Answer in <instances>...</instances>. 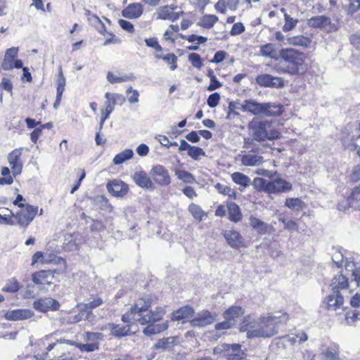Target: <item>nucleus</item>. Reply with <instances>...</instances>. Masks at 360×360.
<instances>
[{"label": "nucleus", "instance_id": "obj_1", "mask_svg": "<svg viewBox=\"0 0 360 360\" xmlns=\"http://www.w3.org/2000/svg\"><path fill=\"white\" fill-rule=\"evenodd\" d=\"M288 320L286 313L282 315H269L261 316L258 321H251L250 317L245 318L240 326L241 332H247L248 338H270L278 333L279 323H285Z\"/></svg>", "mask_w": 360, "mask_h": 360}, {"label": "nucleus", "instance_id": "obj_2", "mask_svg": "<svg viewBox=\"0 0 360 360\" xmlns=\"http://www.w3.org/2000/svg\"><path fill=\"white\" fill-rule=\"evenodd\" d=\"M282 71L290 75H303L307 70L304 53L292 48L281 49L279 51Z\"/></svg>", "mask_w": 360, "mask_h": 360}, {"label": "nucleus", "instance_id": "obj_3", "mask_svg": "<svg viewBox=\"0 0 360 360\" xmlns=\"http://www.w3.org/2000/svg\"><path fill=\"white\" fill-rule=\"evenodd\" d=\"M241 110L254 115L277 117L283 113V106L276 103H259L253 99H247L241 104Z\"/></svg>", "mask_w": 360, "mask_h": 360}, {"label": "nucleus", "instance_id": "obj_4", "mask_svg": "<svg viewBox=\"0 0 360 360\" xmlns=\"http://www.w3.org/2000/svg\"><path fill=\"white\" fill-rule=\"evenodd\" d=\"M272 121L252 120L248 124V128L252 132V137L257 142L263 143L266 140L273 141L280 138L281 134L276 129H271Z\"/></svg>", "mask_w": 360, "mask_h": 360}, {"label": "nucleus", "instance_id": "obj_5", "mask_svg": "<svg viewBox=\"0 0 360 360\" xmlns=\"http://www.w3.org/2000/svg\"><path fill=\"white\" fill-rule=\"evenodd\" d=\"M151 302L150 299L141 300L139 302L131 307L130 310L122 316V321L125 323H129L131 321H135L141 325L147 323L146 319L143 317V313L150 307Z\"/></svg>", "mask_w": 360, "mask_h": 360}, {"label": "nucleus", "instance_id": "obj_6", "mask_svg": "<svg viewBox=\"0 0 360 360\" xmlns=\"http://www.w3.org/2000/svg\"><path fill=\"white\" fill-rule=\"evenodd\" d=\"M38 211V207L26 205L25 207L16 212L14 218L16 219V224L21 227H27L34 219Z\"/></svg>", "mask_w": 360, "mask_h": 360}, {"label": "nucleus", "instance_id": "obj_7", "mask_svg": "<svg viewBox=\"0 0 360 360\" xmlns=\"http://www.w3.org/2000/svg\"><path fill=\"white\" fill-rule=\"evenodd\" d=\"M149 174L158 185L168 186L171 183V177L169 174V172L162 165H157L153 166Z\"/></svg>", "mask_w": 360, "mask_h": 360}, {"label": "nucleus", "instance_id": "obj_8", "mask_svg": "<svg viewBox=\"0 0 360 360\" xmlns=\"http://www.w3.org/2000/svg\"><path fill=\"white\" fill-rule=\"evenodd\" d=\"M258 85L269 88H282L285 86L284 80L282 77H274L269 74H262L255 78Z\"/></svg>", "mask_w": 360, "mask_h": 360}, {"label": "nucleus", "instance_id": "obj_9", "mask_svg": "<svg viewBox=\"0 0 360 360\" xmlns=\"http://www.w3.org/2000/svg\"><path fill=\"white\" fill-rule=\"evenodd\" d=\"M59 302L51 297H43L33 302V308L40 312L48 311H57L60 309Z\"/></svg>", "mask_w": 360, "mask_h": 360}, {"label": "nucleus", "instance_id": "obj_10", "mask_svg": "<svg viewBox=\"0 0 360 360\" xmlns=\"http://www.w3.org/2000/svg\"><path fill=\"white\" fill-rule=\"evenodd\" d=\"M217 319V314L207 310H203L190 321L192 327H205L213 323Z\"/></svg>", "mask_w": 360, "mask_h": 360}, {"label": "nucleus", "instance_id": "obj_11", "mask_svg": "<svg viewBox=\"0 0 360 360\" xmlns=\"http://www.w3.org/2000/svg\"><path fill=\"white\" fill-rule=\"evenodd\" d=\"M22 150V148H15L8 155V161L14 176L22 172V162L20 160Z\"/></svg>", "mask_w": 360, "mask_h": 360}, {"label": "nucleus", "instance_id": "obj_12", "mask_svg": "<svg viewBox=\"0 0 360 360\" xmlns=\"http://www.w3.org/2000/svg\"><path fill=\"white\" fill-rule=\"evenodd\" d=\"M292 189V184L286 180L277 177L269 181L268 186L269 193H286Z\"/></svg>", "mask_w": 360, "mask_h": 360}, {"label": "nucleus", "instance_id": "obj_13", "mask_svg": "<svg viewBox=\"0 0 360 360\" xmlns=\"http://www.w3.org/2000/svg\"><path fill=\"white\" fill-rule=\"evenodd\" d=\"M106 188L110 194L121 198L124 196L129 191L128 185L124 181L117 179L109 181L106 185Z\"/></svg>", "mask_w": 360, "mask_h": 360}, {"label": "nucleus", "instance_id": "obj_14", "mask_svg": "<svg viewBox=\"0 0 360 360\" xmlns=\"http://www.w3.org/2000/svg\"><path fill=\"white\" fill-rule=\"evenodd\" d=\"M257 142V139L254 138H245L243 148L247 149L250 153L262 155L269 146L264 143L262 144V143L258 144Z\"/></svg>", "mask_w": 360, "mask_h": 360}, {"label": "nucleus", "instance_id": "obj_15", "mask_svg": "<svg viewBox=\"0 0 360 360\" xmlns=\"http://www.w3.org/2000/svg\"><path fill=\"white\" fill-rule=\"evenodd\" d=\"M223 236L232 248L239 249L243 245L244 239L241 234L236 230H226Z\"/></svg>", "mask_w": 360, "mask_h": 360}, {"label": "nucleus", "instance_id": "obj_16", "mask_svg": "<svg viewBox=\"0 0 360 360\" xmlns=\"http://www.w3.org/2000/svg\"><path fill=\"white\" fill-rule=\"evenodd\" d=\"M54 273L51 270H41L32 274V281L37 285H51Z\"/></svg>", "mask_w": 360, "mask_h": 360}, {"label": "nucleus", "instance_id": "obj_17", "mask_svg": "<svg viewBox=\"0 0 360 360\" xmlns=\"http://www.w3.org/2000/svg\"><path fill=\"white\" fill-rule=\"evenodd\" d=\"M135 184L142 188H153L154 185L148 174L144 171L136 172L133 176Z\"/></svg>", "mask_w": 360, "mask_h": 360}, {"label": "nucleus", "instance_id": "obj_18", "mask_svg": "<svg viewBox=\"0 0 360 360\" xmlns=\"http://www.w3.org/2000/svg\"><path fill=\"white\" fill-rule=\"evenodd\" d=\"M158 321H150L148 326L143 330V333L146 336H151L166 330L168 328L167 321L157 323Z\"/></svg>", "mask_w": 360, "mask_h": 360}, {"label": "nucleus", "instance_id": "obj_19", "mask_svg": "<svg viewBox=\"0 0 360 360\" xmlns=\"http://www.w3.org/2000/svg\"><path fill=\"white\" fill-rule=\"evenodd\" d=\"M326 302L329 310L335 311L343 305L344 298L340 292L331 291L326 297Z\"/></svg>", "mask_w": 360, "mask_h": 360}, {"label": "nucleus", "instance_id": "obj_20", "mask_svg": "<svg viewBox=\"0 0 360 360\" xmlns=\"http://www.w3.org/2000/svg\"><path fill=\"white\" fill-rule=\"evenodd\" d=\"M143 13V6L139 3L130 4L122 11L123 17L129 19L138 18Z\"/></svg>", "mask_w": 360, "mask_h": 360}, {"label": "nucleus", "instance_id": "obj_21", "mask_svg": "<svg viewBox=\"0 0 360 360\" xmlns=\"http://www.w3.org/2000/svg\"><path fill=\"white\" fill-rule=\"evenodd\" d=\"M32 315L33 312L29 309H18L7 311L5 318L9 321H17L30 319Z\"/></svg>", "mask_w": 360, "mask_h": 360}, {"label": "nucleus", "instance_id": "obj_22", "mask_svg": "<svg viewBox=\"0 0 360 360\" xmlns=\"http://www.w3.org/2000/svg\"><path fill=\"white\" fill-rule=\"evenodd\" d=\"M106 327H108L109 330H110V335L117 338H121L131 334L129 325L121 326L119 324L110 323L107 324Z\"/></svg>", "mask_w": 360, "mask_h": 360}, {"label": "nucleus", "instance_id": "obj_23", "mask_svg": "<svg viewBox=\"0 0 360 360\" xmlns=\"http://www.w3.org/2000/svg\"><path fill=\"white\" fill-rule=\"evenodd\" d=\"M348 286V278L342 274L334 276L330 285L331 291L334 292H340L341 290L347 289Z\"/></svg>", "mask_w": 360, "mask_h": 360}, {"label": "nucleus", "instance_id": "obj_24", "mask_svg": "<svg viewBox=\"0 0 360 360\" xmlns=\"http://www.w3.org/2000/svg\"><path fill=\"white\" fill-rule=\"evenodd\" d=\"M241 164L246 167L259 166L264 162L262 155L252 153H247L241 156Z\"/></svg>", "mask_w": 360, "mask_h": 360}, {"label": "nucleus", "instance_id": "obj_25", "mask_svg": "<svg viewBox=\"0 0 360 360\" xmlns=\"http://www.w3.org/2000/svg\"><path fill=\"white\" fill-rule=\"evenodd\" d=\"M331 20L325 15H317L309 20L308 25L311 27L323 29L330 25Z\"/></svg>", "mask_w": 360, "mask_h": 360}, {"label": "nucleus", "instance_id": "obj_26", "mask_svg": "<svg viewBox=\"0 0 360 360\" xmlns=\"http://www.w3.org/2000/svg\"><path fill=\"white\" fill-rule=\"evenodd\" d=\"M85 15L87 17L88 21L91 25L101 34L105 32V27L101 19L95 14H92L90 11L86 10Z\"/></svg>", "mask_w": 360, "mask_h": 360}, {"label": "nucleus", "instance_id": "obj_27", "mask_svg": "<svg viewBox=\"0 0 360 360\" xmlns=\"http://www.w3.org/2000/svg\"><path fill=\"white\" fill-rule=\"evenodd\" d=\"M194 314V309L191 306L186 305L182 307L172 314V319L174 321H181L189 318Z\"/></svg>", "mask_w": 360, "mask_h": 360}, {"label": "nucleus", "instance_id": "obj_28", "mask_svg": "<svg viewBox=\"0 0 360 360\" xmlns=\"http://www.w3.org/2000/svg\"><path fill=\"white\" fill-rule=\"evenodd\" d=\"M250 225L259 234L264 235L268 232L269 225L264 221L251 215L249 218Z\"/></svg>", "mask_w": 360, "mask_h": 360}, {"label": "nucleus", "instance_id": "obj_29", "mask_svg": "<svg viewBox=\"0 0 360 360\" xmlns=\"http://www.w3.org/2000/svg\"><path fill=\"white\" fill-rule=\"evenodd\" d=\"M229 219L233 222H238L242 219V213L239 206L235 202H230L227 205Z\"/></svg>", "mask_w": 360, "mask_h": 360}, {"label": "nucleus", "instance_id": "obj_30", "mask_svg": "<svg viewBox=\"0 0 360 360\" xmlns=\"http://www.w3.org/2000/svg\"><path fill=\"white\" fill-rule=\"evenodd\" d=\"M288 44L293 46H300L302 47H309L311 45V40L303 35H297L287 38Z\"/></svg>", "mask_w": 360, "mask_h": 360}, {"label": "nucleus", "instance_id": "obj_31", "mask_svg": "<svg viewBox=\"0 0 360 360\" xmlns=\"http://www.w3.org/2000/svg\"><path fill=\"white\" fill-rule=\"evenodd\" d=\"M94 206L98 207L100 210L112 212V207L109 203L108 198L104 195H98L91 198Z\"/></svg>", "mask_w": 360, "mask_h": 360}, {"label": "nucleus", "instance_id": "obj_32", "mask_svg": "<svg viewBox=\"0 0 360 360\" xmlns=\"http://www.w3.org/2000/svg\"><path fill=\"white\" fill-rule=\"evenodd\" d=\"M231 179L235 184L240 186L243 188L248 187L251 184L250 178L241 172H233L231 174Z\"/></svg>", "mask_w": 360, "mask_h": 360}, {"label": "nucleus", "instance_id": "obj_33", "mask_svg": "<svg viewBox=\"0 0 360 360\" xmlns=\"http://www.w3.org/2000/svg\"><path fill=\"white\" fill-rule=\"evenodd\" d=\"M244 314V310L241 307L233 306L225 311L224 317L234 323V319L241 316Z\"/></svg>", "mask_w": 360, "mask_h": 360}, {"label": "nucleus", "instance_id": "obj_34", "mask_svg": "<svg viewBox=\"0 0 360 360\" xmlns=\"http://www.w3.org/2000/svg\"><path fill=\"white\" fill-rule=\"evenodd\" d=\"M349 207L358 209L360 207V186H356L347 198Z\"/></svg>", "mask_w": 360, "mask_h": 360}, {"label": "nucleus", "instance_id": "obj_35", "mask_svg": "<svg viewBox=\"0 0 360 360\" xmlns=\"http://www.w3.org/2000/svg\"><path fill=\"white\" fill-rule=\"evenodd\" d=\"M175 338L168 337L160 339L154 345L155 349H169L174 345Z\"/></svg>", "mask_w": 360, "mask_h": 360}, {"label": "nucleus", "instance_id": "obj_36", "mask_svg": "<svg viewBox=\"0 0 360 360\" xmlns=\"http://www.w3.org/2000/svg\"><path fill=\"white\" fill-rule=\"evenodd\" d=\"M165 314V309L163 307H157L154 311H150L149 314H144L143 317L146 319L147 323L150 321H160Z\"/></svg>", "mask_w": 360, "mask_h": 360}, {"label": "nucleus", "instance_id": "obj_37", "mask_svg": "<svg viewBox=\"0 0 360 360\" xmlns=\"http://www.w3.org/2000/svg\"><path fill=\"white\" fill-rule=\"evenodd\" d=\"M134 152L131 149H125L115 156L113 162L115 165L122 164L124 162L132 158Z\"/></svg>", "mask_w": 360, "mask_h": 360}, {"label": "nucleus", "instance_id": "obj_38", "mask_svg": "<svg viewBox=\"0 0 360 360\" xmlns=\"http://www.w3.org/2000/svg\"><path fill=\"white\" fill-rule=\"evenodd\" d=\"M304 202L297 198H288L285 199V205L290 210L300 211L304 207Z\"/></svg>", "mask_w": 360, "mask_h": 360}, {"label": "nucleus", "instance_id": "obj_39", "mask_svg": "<svg viewBox=\"0 0 360 360\" xmlns=\"http://www.w3.org/2000/svg\"><path fill=\"white\" fill-rule=\"evenodd\" d=\"M175 174L178 177V179L182 180L186 184H193L195 181V177L193 175L186 171V170H180L176 169L175 172Z\"/></svg>", "mask_w": 360, "mask_h": 360}, {"label": "nucleus", "instance_id": "obj_40", "mask_svg": "<svg viewBox=\"0 0 360 360\" xmlns=\"http://www.w3.org/2000/svg\"><path fill=\"white\" fill-rule=\"evenodd\" d=\"M188 211L195 219L200 221L202 220V217L205 214V212L201 209V207L194 203H192L189 205Z\"/></svg>", "mask_w": 360, "mask_h": 360}, {"label": "nucleus", "instance_id": "obj_41", "mask_svg": "<svg viewBox=\"0 0 360 360\" xmlns=\"http://www.w3.org/2000/svg\"><path fill=\"white\" fill-rule=\"evenodd\" d=\"M278 221L284 224V229L297 231L298 229V226L295 221L288 220L283 214H279Z\"/></svg>", "mask_w": 360, "mask_h": 360}, {"label": "nucleus", "instance_id": "obj_42", "mask_svg": "<svg viewBox=\"0 0 360 360\" xmlns=\"http://www.w3.org/2000/svg\"><path fill=\"white\" fill-rule=\"evenodd\" d=\"M285 18V25L283 26V31L285 32H288L292 30L294 27H296L298 20L297 19H294L291 18L288 13L284 14Z\"/></svg>", "mask_w": 360, "mask_h": 360}, {"label": "nucleus", "instance_id": "obj_43", "mask_svg": "<svg viewBox=\"0 0 360 360\" xmlns=\"http://www.w3.org/2000/svg\"><path fill=\"white\" fill-rule=\"evenodd\" d=\"M219 18L214 15H205L201 22V26L204 28H211L218 21Z\"/></svg>", "mask_w": 360, "mask_h": 360}, {"label": "nucleus", "instance_id": "obj_44", "mask_svg": "<svg viewBox=\"0 0 360 360\" xmlns=\"http://www.w3.org/2000/svg\"><path fill=\"white\" fill-rule=\"evenodd\" d=\"M76 347L78 348L81 352H91L99 349L98 342H89L86 344H78L76 345Z\"/></svg>", "mask_w": 360, "mask_h": 360}, {"label": "nucleus", "instance_id": "obj_45", "mask_svg": "<svg viewBox=\"0 0 360 360\" xmlns=\"http://www.w3.org/2000/svg\"><path fill=\"white\" fill-rule=\"evenodd\" d=\"M104 335L101 333L86 332L84 334V340L89 342H98V340H103Z\"/></svg>", "mask_w": 360, "mask_h": 360}, {"label": "nucleus", "instance_id": "obj_46", "mask_svg": "<svg viewBox=\"0 0 360 360\" xmlns=\"http://www.w3.org/2000/svg\"><path fill=\"white\" fill-rule=\"evenodd\" d=\"M269 181H270L266 180L265 179L257 177L254 179L253 185L255 188L268 193V186Z\"/></svg>", "mask_w": 360, "mask_h": 360}, {"label": "nucleus", "instance_id": "obj_47", "mask_svg": "<svg viewBox=\"0 0 360 360\" xmlns=\"http://www.w3.org/2000/svg\"><path fill=\"white\" fill-rule=\"evenodd\" d=\"M214 187L219 193L226 195L230 197H236V191L228 186L217 183Z\"/></svg>", "mask_w": 360, "mask_h": 360}, {"label": "nucleus", "instance_id": "obj_48", "mask_svg": "<svg viewBox=\"0 0 360 360\" xmlns=\"http://www.w3.org/2000/svg\"><path fill=\"white\" fill-rule=\"evenodd\" d=\"M188 155L193 160H198L200 156H205V153L202 148L198 146H191L188 151Z\"/></svg>", "mask_w": 360, "mask_h": 360}, {"label": "nucleus", "instance_id": "obj_49", "mask_svg": "<svg viewBox=\"0 0 360 360\" xmlns=\"http://www.w3.org/2000/svg\"><path fill=\"white\" fill-rule=\"evenodd\" d=\"M19 283H18L16 279L13 278L12 280L8 281L6 283L4 287L2 288V290L4 292H16L19 290Z\"/></svg>", "mask_w": 360, "mask_h": 360}, {"label": "nucleus", "instance_id": "obj_50", "mask_svg": "<svg viewBox=\"0 0 360 360\" xmlns=\"http://www.w3.org/2000/svg\"><path fill=\"white\" fill-rule=\"evenodd\" d=\"M58 78L57 81V94H63L65 91V78L63 75L61 67L59 68L58 70Z\"/></svg>", "mask_w": 360, "mask_h": 360}, {"label": "nucleus", "instance_id": "obj_51", "mask_svg": "<svg viewBox=\"0 0 360 360\" xmlns=\"http://www.w3.org/2000/svg\"><path fill=\"white\" fill-rule=\"evenodd\" d=\"M359 312L356 310H351L346 313L345 321L347 325L353 326L359 319Z\"/></svg>", "mask_w": 360, "mask_h": 360}, {"label": "nucleus", "instance_id": "obj_52", "mask_svg": "<svg viewBox=\"0 0 360 360\" xmlns=\"http://www.w3.org/2000/svg\"><path fill=\"white\" fill-rule=\"evenodd\" d=\"M326 360H340L339 356L338 346L335 345L333 350L327 349L323 352Z\"/></svg>", "mask_w": 360, "mask_h": 360}, {"label": "nucleus", "instance_id": "obj_53", "mask_svg": "<svg viewBox=\"0 0 360 360\" xmlns=\"http://www.w3.org/2000/svg\"><path fill=\"white\" fill-rule=\"evenodd\" d=\"M188 60L195 68L200 69L203 66L202 61L199 54L192 53L188 55Z\"/></svg>", "mask_w": 360, "mask_h": 360}, {"label": "nucleus", "instance_id": "obj_54", "mask_svg": "<svg viewBox=\"0 0 360 360\" xmlns=\"http://www.w3.org/2000/svg\"><path fill=\"white\" fill-rule=\"evenodd\" d=\"M232 345L230 344H221L215 347L213 349L214 354H223L225 356V354H227L231 349Z\"/></svg>", "mask_w": 360, "mask_h": 360}, {"label": "nucleus", "instance_id": "obj_55", "mask_svg": "<svg viewBox=\"0 0 360 360\" xmlns=\"http://www.w3.org/2000/svg\"><path fill=\"white\" fill-rule=\"evenodd\" d=\"M260 52L262 56L273 58V53L275 52L274 45L273 44H266L260 47Z\"/></svg>", "mask_w": 360, "mask_h": 360}, {"label": "nucleus", "instance_id": "obj_56", "mask_svg": "<svg viewBox=\"0 0 360 360\" xmlns=\"http://www.w3.org/2000/svg\"><path fill=\"white\" fill-rule=\"evenodd\" d=\"M171 11L169 10V6H160L157 9L156 14L158 19L167 20Z\"/></svg>", "mask_w": 360, "mask_h": 360}, {"label": "nucleus", "instance_id": "obj_57", "mask_svg": "<svg viewBox=\"0 0 360 360\" xmlns=\"http://www.w3.org/2000/svg\"><path fill=\"white\" fill-rule=\"evenodd\" d=\"M177 56L174 53H168L164 56L163 60H165L168 64L171 65L170 70H174L176 69V61Z\"/></svg>", "mask_w": 360, "mask_h": 360}, {"label": "nucleus", "instance_id": "obj_58", "mask_svg": "<svg viewBox=\"0 0 360 360\" xmlns=\"http://www.w3.org/2000/svg\"><path fill=\"white\" fill-rule=\"evenodd\" d=\"M220 98L219 94L217 92L210 94L207 101L208 106L212 108L217 107L219 105Z\"/></svg>", "mask_w": 360, "mask_h": 360}, {"label": "nucleus", "instance_id": "obj_59", "mask_svg": "<svg viewBox=\"0 0 360 360\" xmlns=\"http://www.w3.org/2000/svg\"><path fill=\"white\" fill-rule=\"evenodd\" d=\"M105 98L106 99V101L105 102V109L108 110V111L112 112L114 110L115 103V101L112 98L111 93H109V92L105 93Z\"/></svg>", "mask_w": 360, "mask_h": 360}, {"label": "nucleus", "instance_id": "obj_60", "mask_svg": "<svg viewBox=\"0 0 360 360\" xmlns=\"http://www.w3.org/2000/svg\"><path fill=\"white\" fill-rule=\"evenodd\" d=\"M13 218H14V215H10V214L0 212V224H7V225L15 224V222Z\"/></svg>", "mask_w": 360, "mask_h": 360}, {"label": "nucleus", "instance_id": "obj_61", "mask_svg": "<svg viewBox=\"0 0 360 360\" xmlns=\"http://www.w3.org/2000/svg\"><path fill=\"white\" fill-rule=\"evenodd\" d=\"M103 303V300L100 297L98 296H91L90 297V301L87 302L89 307L92 309L99 307Z\"/></svg>", "mask_w": 360, "mask_h": 360}, {"label": "nucleus", "instance_id": "obj_62", "mask_svg": "<svg viewBox=\"0 0 360 360\" xmlns=\"http://www.w3.org/2000/svg\"><path fill=\"white\" fill-rule=\"evenodd\" d=\"M349 179L353 182L360 181V164L353 167L349 176Z\"/></svg>", "mask_w": 360, "mask_h": 360}, {"label": "nucleus", "instance_id": "obj_63", "mask_svg": "<svg viewBox=\"0 0 360 360\" xmlns=\"http://www.w3.org/2000/svg\"><path fill=\"white\" fill-rule=\"evenodd\" d=\"M244 31H245V27L243 25V23L236 22L233 25L231 30L230 32V34L232 36H236V35L241 34Z\"/></svg>", "mask_w": 360, "mask_h": 360}, {"label": "nucleus", "instance_id": "obj_64", "mask_svg": "<svg viewBox=\"0 0 360 360\" xmlns=\"http://www.w3.org/2000/svg\"><path fill=\"white\" fill-rule=\"evenodd\" d=\"M349 41L357 49H360V30L351 35Z\"/></svg>", "mask_w": 360, "mask_h": 360}]
</instances>
